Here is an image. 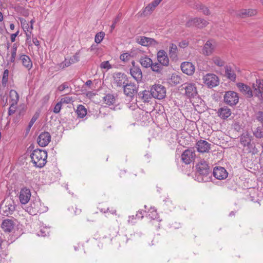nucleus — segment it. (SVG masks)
I'll list each match as a JSON object with an SVG mask.
<instances>
[{
	"label": "nucleus",
	"mask_w": 263,
	"mask_h": 263,
	"mask_svg": "<svg viewBox=\"0 0 263 263\" xmlns=\"http://www.w3.org/2000/svg\"><path fill=\"white\" fill-rule=\"evenodd\" d=\"M197 172L196 180L199 182H208L211 178L210 166L204 160H201L196 165Z\"/></svg>",
	"instance_id": "obj_1"
},
{
	"label": "nucleus",
	"mask_w": 263,
	"mask_h": 263,
	"mask_svg": "<svg viewBox=\"0 0 263 263\" xmlns=\"http://www.w3.org/2000/svg\"><path fill=\"white\" fill-rule=\"evenodd\" d=\"M30 157L34 166L42 168L47 162V152L44 150L36 149L32 152Z\"/></svg>",
	"instance_id": "obj_2"
},
{
	"label": "nucleus",
	"mask_w": 263,
	"mask_h": 263,
	"mask_svg": "<svg viewBox=\"0 0 263 263\" xmlns=\"http://www.w3.org/2000/svg\"><path fill=\"white\" fill-rule=\"evenodd\" d=\"M113 84L117 88H122L129 81L127 76L123 72H115L112 76Z\"/></svg>",
	"instance_id": "obj_3"
},
{
	"label": "nucleus",
	"mask_w": 263,
	"mask_h": 263,
	"mask_svg": "<svg viewBox=\"0 0 263 263\" xmlns=\"http://www.w3.org/2000/svg\"><path fill=\"white\" fill-rule=\"evenodd\" d=\"M138 88V85L128 81L122 88L123 89L124 94L126 97L132 100L134 96L137 94Z\"/></svg>",
	"instance_id": "obj_4"
},
{
	"label": "nucleus",
	"mask_w": 263,
	"mask_h": 263,
	"mask_svg": "<svg viewBox=\"0 0 263 263\" xmlns=\"http://www.w3.org/2000/svg\"><path fill=\"white\" fill-rule=\"evenodd\" d=\"M151 91L152 96L159 100L164 98L166 96V89L165 87L161 84L153 85Z\"/></svg>",
	"instance_id": "obj_5"
},
{
	"label": "nucleus",
	"mask_w": 263,
	"mask_h": 263,
	"mask_svg": "<svg viewBox=\"0 0 263 263\" xmlns=\"http://www.w3.org/2000/svg\"><path fill=\"white\" fill-rule=\"evenodd\" d=\"M181 90H185V95L188 98H195L197 95V90L195 84L185 83L181 85Z\"/></svg>",
	"instance_id": "obj_6"
},
{
	"label": "nucleus",
	"mask_w": 263,
	"mask_h": 263,
	"mask_svg": "<svg viewBox=\"0 0 263 263\" xmlns=\"http://www.w3.org/2000/svg\"><path fill=\"white\" fill-rule=\"evenodd\" d=\"M239 101V96L237 92L233 91L226 92L224 96V102L230 106L235 105Z\"/></svg>",
	"instance_id": "obj_7"
},
{
	"label": "nucleus",
	"mask_w": 263,
	"mask_h": 263,
	"mask_svg": "<svg viewBox=\"0 0 263 263\" xmlns=\"http://www.w3.org/2000/svg\"><path fill=\"white\" fill-rule=\"evenodd\" d=\"M204 83L209 88H213L219 84V79L218 77L213 73H207L203 78Z\"/></svg>",
	"instance_id": "obj_8"
},
{
	"label": "nucleus",
	"mask_w": 263,
	"mask_h": 263,
	"mask_svg": "<svg viewBox=\"0 0 263 263\" xmlns=\"http://www.w3.org/2000/svg\"><path fill=\"white\" fill-rule=\"evenodd\" d=\"M195 151L194 148L185 150L181 155V160L186 164H189L195 159Z\"/></svg>",
	"instance_id": "obj_9"
},
{
	"label": "nucleus",
	"mask_w": 263,
	"mask_h": 263,
	"mask_svg": "<svg viewBox=\"0 0 263 263\" xmlns=\"http://www.w3.org/2000/svg\"><path fill=\"white\" fill-rule=\"evenodd\" d=\"M209 23L205 20L201 18H194L190 20L186 23V26L190 27L192 26H196L200 28L206 27Z\"/></svg>",
	"instance_id": "obj_10"
},
{
	"label": "nucleus",
	"mask_w": 263,
	"mask_h": 263,
	"mask_svg": "<svg viewBox=\"0 0 263 263\" xmlns=\"http://www.w3.org/2000/svg\"><path fill=\"white\" fill-rule=\"evenodd\" d=\"M255 96L257 97L260 100H262L263 92V80L256 79L255 83L252 85Z\"/></svg>",
	"instance_id": "obj_11"
},
{
	"label": "nucleus",
	"mask_w": 263,
	"mask_h": 263,
	"mask_svg": "<svg viewBox=\"0 0 263 263\" xmlns=\"http://www.w3.org/2000/svg\"><path fill=\"white\" fill-rule=\"evenodd\" d=\"M51 141V135L49 133L44 132L39 136L37 141L39 145L42 147L47 146Z\"/></svg>",
	"instance_id": "obj_12"
},
{
	"label": "nucleus",
	"mask_w": 263,
	"mask_h": 263,
	"mask_svg": "<svg viewBox=\"0 0 263 263\" xmlns=\"http://www.w3.org/2000/svg\"><path fill=\"white\" fill-rule=\"evenodd\" d=\"M213 175L217 179L223 180L228 177V173L224 167L217 166L214 168Z\"/></svg>",
	"instance_id": "obj_13"
},
{
	"label": "nucleus",
	"mask_w": 263,
	"mask_h": 263,
	"mask_svg": "<svg viewBox=\"0 0 263 263\" xmlns=\"http://www.w3.org/2000/svg\"><path fill=\"white\" fill-rule=\"evenodd\" d=\"M211 144L205 140H200L196 142V147L198 152L208 153L211 149Z\"/></svg>",
	"instance_id": "obj_14"
},
{
	"label": "nucleus",
	"mask_w": 263,
	"mask_h": 263,
	"mask_svg": "<svg viewBox=\"0 0 263 263\" xmlns=\"http://www.w3.org/2000/svg\"><path fill=\"white\" fill-rule=\"evenodd\" d=\"M134 61H133L132 64H134ZM130 73L138 83L141 81L142 79V73L139 66H136L133 65V66L130 69Z\"/></svg>",
	"instance_id": "obj_15"
},
{
	"label": "nucleus",
	"mask_w": 263,
	"mask_h": 263,
	"mask_svg": "<svg viewBox=\"0 0 263 263\" xmlns=\"http://www.w3.org/2000/svg\"><path fill=\"white\" fill-rule=\"evenodd\" d=\"M31 192L29 189L24 187L21 190L19 195L20 202L23 204L28 203L30 199Z\"/></svg>",
	"instance_id": "obj_16"
},
{
	"label": "nucleus",
	"mask_w": 263,
	"mask_h": 263,
	"mask_svg": "<svg viewBox=\"0 0 263 263\" xmlns=\"http://www.w3.org/2000/svg\"><path fill=\"white\" fill-rule=\"evenodd\" d=\"M15 224L13 219H6L3 221L1 228L5 232L10 233L13 230Z\"/></svg>",
	"instance_id": "obj_17"
},
{
	"label": "nucleus",
	"mask_w": 263,
	"mask_h": 263,
	"mask_svg": "<svg viewBox=\"0 0 263 263\" xmlns=\"http://www.w3.org/2000/svg\"><path fill=\"white\" fill-rule=\"evenodd\" d=\"M257 14V11L254 9H242L236 13V16L241 18H246L255 15Z\"/></svg>",
	"instance_id": "obj_18"
},
{
	"label": "nucleus",
	"mask_w": 263,
	"mask_h": 263,
	"mask_svg": "<svg viewBox=\"0 0 263 263\" xmlns=\"http://www.w3.org/2000/svg\"><path fill=\"white\" fill-rule=\"evenodd\" d=\"M181 69L184 73L189 76L192 75L195 70L194 65L189 62H183L181 65Z\"/></svg>",
	"instance_id": "obj_19"
},
{
	"label": "nucleus",
	"mask_w": 263,
	"mask_h": 263,
	"mask_svg": "<svg viewBox=\"0 0 263 263\" xmlns=\"http://www.w3.org/2000/svg\"><path fill=\"white\" fill-rule=\"evenodd\" d=\"M136 40L137 43L144 46L154 45L157 44V42L154 39L145 36H138Z\"/></svg>",
	"instance_id": "obj_20"
},
{
	"label": "nucleus",
	"mask_w": 263,
	"mask_h": 263,
	"mask_svg": "<svg viewBox=\"0 0 263 263\" xmlns=\"http://www.w3.org/2000/svg\"><path fill=\"white\" fill-rule=\"evenodd\" d=\"M240 91L245 95L247 98H251L253 97V92L250 86L243 83H238L236 84Z\"/></svg>",
	"instance_id": "obj_21"
},
{
	"label": "nucleus",
	"mask_w": 263,
	"mask_h": 263,
	"mask_svg": "<svg viewBox=\"0 0 263 263\" xmlns=\"http://www.w3.org/2000/svg\"><path fill=\"white\" fill-rule=\"evenodd\" d=\"M158 62L163 66H167L169 64V59L166 52L163 50H159L157 53Z\"/></svg>",
	"instance_id": "obj_22"
},
{
	"label": "nucleus",
	"mask_w": 263,
	"mask_h": 263,
	"mask_svg": "<svg viewBox=\"0 0 263 263\" xmlns=\"http://www.w3.org/2000/svg\"><path fill=\"white\" fill-rule=\"evenodd\" d=\"M252 136H251L248 133H243L240 138V143L243 147H250L252 141Z\"/></svg>",
	"instance_id": "obj_23"
},
{
	"label": "nucleus",
	"mask_w": 263,
	"mask_h": 263,
	"mask_svg": "<svg viewBox=\"0 0 263 263\" xmlns=\"http://www.w3.org/2000/svg\"><path fill=\"white\" fill-rule=\"evenodd\" d=\"M19 60L21 61L23 65L28 70H30L32 67V63L28 55L22 54L20 56Z\"/></svg>",
	"instance_id": "obj_24"
},
{
	"label": "nucleus",
	"mask_w": 263,
	"mask_h": 263,
	"mask_svg": "<svg viewBox=\"0 0 263 263\" xmlns=\"http://www.w3.org/2000/svg\"><path fill=\"white\" fill-rule=\"evenodd\" d=\"M217 114L220 118L225 119L231 115V110L228 107L225 106L218 109Z\"/></svg>",
	"instance_id": "obj_25"
},
{
	"label": "nucleus",
	"mask_w": 263,
	"mask_h": 263,
	"mask_svg": "<svg viewBox=\"0 0 263 263\" xmlns=\"http://www.w3.org/2000/svg\"><path fill=\"white\" fill-rule=\"evenodd\" d=\"M215 47V46L212 43V41H208L204 44L203 48V52L206 55H211Z\"/></svg>",
	"instance_id": "obj_26"
},
{
	"label": "nucleus",
	"mask_w": 263,
	"mask_h": 263,
	"mask_svg": "<svg viewBox=\"0 0 263 263\" xmlns=\"http://www.w3.org/2000/svg\"><path fill=\"white\" fill-rule=\"evenodd\" d=\"M9 97L11 106L16 105L19 100V96L17 91L13 89L11 90L9 92Z\"/></svg>",
	"instance_id": "obj_27"
},
{
	"label": "nucleus",
	"mask_w": 263,
	"mask_h": 263,
	"mask_svg": "<svg viewBox=\"0 0 263 263\" xmlns=\"http://www.w3.org/2000/svg\"><path fill=\"white\" fill-rule=\"evenodd\" d=\"M139 62L143 67L148 68L152 65L153 62L151 58L147 55H144L141 56L139 59Z\"/></svg>",
	"instance_id": "obj_28"
},
{
	"label": "nucleus",
	"mask_w": 263,
	"mask_h": 263,
	"mask_svg": "<svg viewBox=\"0 0 263 263\" xmlns=\"http://www.w3.org/2000/svg\"><path fill=\"white\" fill-rule=\"evenodd\" d=\"M225 74L231 81L234 82L236 80V75L231 67L228 66L225 67Z\"/></svg>",
	"instance_id": "obj_29"
},
{
	"label": "nucleus",
	"mask_w": 263,
	"mask_h": 263,
	"mask_svg": "<svg viewBox=\"0 0 263 263\" xmlns=\"http://www.w3.org/2000/svg\"><path fill=\"white\" fill-rule=\"evenodd\" d=\"M138 96L144 102H149L152 97L151 91L149 92L148 90H146L140 92L138 93Z\"/></svg>",
	"instance_id": "obj_30"
},
{
	"label": "nucleus",
	"mask_w": 263,
	"mask_h": 263,
	"mask_svg": "<svg viewBox=\"0 0 263 263\" xmlns=\"http://www.w3.org/2000/svg\"><path fill=\"white\" fill-rule=\"evenodd\" d=\"M158 5L155 3V1L149 4L143 10L142 15L144 16L151 14Z\"/></svg>",
	"instance_id": "obj_31"
},
{
	"label": "nucleus",
	"mask_w": 263,
	"mask_h": 263,
	"mask_svg": "<svg viewBox=\"0 0 263 263\" xmlns=\"http://www.w3.org/2000/svg\"><path fill=\"white\" fill-rule=\"evenodd\" d=\"M105 104L108 106L114 105L116 103V98L114 95L108 93L103 97Z\"/></svg>",
	"instance_id": "obj_32"
},
{
	"label": "nucleus",
	"mask_w": 263,
	"mask_h": 263,
	"mask_svg": "<svg viewBox=\"0 0 263 263\" xmlns=\"http://www.w3.org/2000/svg\"><path fill=\"white\" fill-rule=\"evenodd\" d=\"M78 117L81 118H84L87 114V110L83 105H79L76 110Z\"/></svg>",
	"instance_id": "obj_33"
},
{
	"label": "nucleus",
	"mask_w": 263,
	"mask_h": 263,
	"mask_svg": "<svg viewBox=\"0 0 263 263\" xmlns=\"http://www.w3.org/2000/svg\"><path fill=\"white\" fill-rule=\"evenodd\" d=\"M178 48L176 45L172 43L170 45L169 55L171 58L175 59L177 58Z\"/></svg>",
	"instance_id": "obj_34"
},
{
	"label": "nucleus",
	"mask_w": 263,
	"mask_h": 263,
	"mask_svg": "<svg viewBox=\"0 0 263 263\" xmlns=\"http://www.w3.org/2000/svg\"><path fill=\"white\" fill-rule=\"evenodd\" d=\"M150 67L153 71L157 73H161L163 69V66L159 63H152Z\"/></svg>",
	"instance_id": "obj_35"
},
{
	"label": "nucleus",
	"mask_w": 263,
	"mask_h": 263,
	"mask_svg": "<svg viewBox=\"0 0 263 263\" xmlns=\"http://www.w3.org/2000/svg\"><path fill=\"white\" fill-rule=\"evenodd\" d=\"M145 211H139L136 213L135 216H134V215L129 216V218H128V222H130L131 223H133L134 222L133 221V220L134 219H142L143 218V217H144V213H145Z\"/></svg>",
	"instance_id": "obj_36"
},
{
	"label": "nucleus",
	"mask_w": 263,
	"mask_h": 263,
	"mask_svg": "<svg viewBox=\"0 0 263 263\" xmlns=\"http://www.w3.org/2000/svg\"><path fill=\"white\" fill-rule=\"evenodd\" d=\"M196 7L197 9H198L199 11H201L205 15H209L210 14V11L208 7L203 5L200 3H196Z\"/></svg>",
	"instance_id": "obj_37"
},
{
	"label": "nucleus",
	"mask_w": 263,
	"mask_h": 263,
	"mask_svg": "<svg viewBox=\"0 0 263 263\" xmlns=\"http://www.w3.org/2000/svg\"><path fill=\"white\" fill-rule=\"evenodd\" d=\"M146 216L151 219H156L158 217L157 211L154 208H151L148 210Z\"/></svg>",
	"instance_id": "obj_38"
},
{
	"label": "nucleus",
	"mask_w": 263,
	"mask_h": 263,
	"mask_svg": "<svg viewBox=\"0 0 263 263\" xmlns=\"http://www.w3.org/2000/svg\"><path fill=\"white\" fill-rule=\"evenodd\" d=\"M212 61L215 65L219 67H222L224 65V62L218 57L215 56L213 57Z\"/></svg>",
	"instance_id": "obj_39"
},
{
	"label": "nucleus",
	"mask_w": 263,
	"mask_h": 263,
	"mask_svg": "<svg viewBox=\"0 0 263 263\" xmlns=\"http://www.w3.org/2000/svg\"><path fill=\"white\" fill-rule=\"evenodd\" d=\"M105 33L103 32H100L96 34L95 37V41L96 43H100L103 39Z\"/></svg>",
	"instance_id": "obj_40"
},
{
	"label": "nucleus",
	"mask_w": 263,
	"mask_h": 263,
	"mask_svg": "<svg viewBox=\"0 0 263 263\" xmlns=\"http://www.w3.org/2000/svg\"><path fill=\"white\" fill-rule=\"evenodd\" d=\"M253 135L257 138H261L263 137V130L260 127H258L253 132Z\"/></svg>",
	"instance_id": "obj_41"
},
{
	"label": "nucleus",
	"mask_w": 263,
	"mask_h": 263,
	"mask_svg": "<svg viewBox=\"0 0 263 263\" xmlns=\"http://www.w3.org/2000/svg\"><path fill=\"white\" fill-rule=\"evenodd\" d=\"M62 104H68L73 102V98L72 97H64L61 99L60 101Z\"/></svg>",
	"instance_id": "obj_42"
},
{
	"label": "nucleus",
	"mask_w": 263,
	"mask_h": 263,
	"mask_svg": "<svg viewBox=\"0 0 263 263\" xmlns=\"http://www.w3.org/2000/svg\"><path fill=\"white\" fill-rule=\"evenodd\" d=\"M171 83L174 85H177L180 83L181 78L177 75L173 74L171 79Z\"/></svg>",
	"instance_id": "obj_43"
},
{
	"label": "nucleus",
	"mask_w": 263,
	"mask_h": 263,
	"mask_svg": "<svg viewBox=\"0 0 263 263\" xmlns=\"http://www.w3.org/2000/svg\"><path fill=\"white\" fill-rule=\"evenodd\" d=\"M256 120L261 124L263 127V111H259L256 114Z\"/></svg>",
	"instance_id": "obj_44"
},
{
	"label": "nucleus",
	"mask_w": 263,
	"mask_h": 263,
	"mask_svg": "<svg viewBox=\"0 0 263 263\" xmlns=\"http://www.w3.org/2000/svg\"><path fill=\"white\" fill-rule=\"evenodd\" d=\"M69 83L66 82L62 83L61 85H59L58 87V90L62 92L64 91L65 89H68L69 88Z\"/></svg>",
	"instance_id": "obj_45"
},
{
	"label": "nucleus",
	"mask_w": 263,
	"mask_h": 263,
	"mask_svg": "<svg viewBox=\"0 0 263 263\" xmlns=\"http://www.w3.org/2000/svg\"><path fill=\"white\" fill-rule=\"evenodd\" d=\"M38 115L35 114L32 118H31V120L30 121L28 127H27V130H29L31 127L32 126L34 122L36 121L37 119L38 118Z\"/></svg>",
	"instance_id": "obj_46"
},
{
	"label": "nucleus",
	"mask_w": 263,
	"mask_h": 263,
	"mask_svg": "<svg viewBox=\"0 0 263 263\" xmlns=\"http://www.w3.org/2000/svg\"><path fill=\"white\" fill-rule=\"evenodd\" d=\"M73 63V62L71 60V58L69 60L65 59V61L61 64V67L63 68L68 67Z\"/></svg>",
	"instance_id": "obj_47"
},
{
	"label": "nucleus",
	"mask_w": 263,
	"mask_h": 263,
	"mask_svg": "<svg viewBox=\"0 0 263 263\" xmlns=\"http://www.w3.org/2000/svg\"><path fill=\"white\" fill-rule=\"evenodd\" d=\"M100 67L101 68H103V69H109L111 68V66L110 64H109V61H104L101 63Z\"/></svg>",
	"instance_id": "obj_48"
},
{
	"label": "nucleus",
	"mask_w": 263,
	"mask_h": 263,
	"mask_svg": "<svg viewBox=\"0 0 263 263\" xmlns=\"http://www.w3.org/2000/svg\"><path fill=\"white\" fill-rule=\"evenodd\" d=\"M79 53L80 50L77 51L74 55L72 56V57L71 58V61L73 62V63H75L76 62H78L80 61V56H79Z\"/></svg>",
	"instance_id": "obj_49"
},
{
	"label": "nucleus",
	"mask_w": 263,
	"mask_h": 263,
	"mask_svg": "<svg viewBox=\"0 0 263 263\" xmlns=\"http://www.w3.org/2000/svg\"><path fill=\"white\" fill-rule=\"evenodd\" d=\"M129 58H130V54L128 53H123L120 57V60L124 62L127 61Z\"/></svg>",
	"instance_id": "obj_50"
},
{
	"label": "nucleus",
	"mask_w": 263,
	"mask_h": 263,
	"mask_svg": "<svg viewBox=\"0 0 263 263\" xmlns=\"http://www.w3.org/2000/svg\"><path fill=\"white\" fill-rule=\"evenodd\" d=\"M61 107H62V103L60 102H59L55 105L54 109H53V112L55 114H58L60 111V110L61 109Z\"/></svg>",
	"instance_id": "obj_51"
},
{
	"label": "nucleus",
	"mask_w": 263,
	"mask_h": 263,
	"mask_svg": "<svg viewBox=\"0 0 263 263\" xmlns=\"http://www.w3.org/2000/svg\"><path fill=\"white\" fill-rule=\"evenodd\" d=\"M8 76L9 70L8 69H5L3 73V76L2 79L3 83L7 82L8 81Z\"/></svg>",
	"instance_id": "obj_52"
},
{
	"label": "nucleus",
	"mask_w": 263,
	"mask_h": 263,
	"mask_svg": "<svg viewBox=\"0 0 263 263\" xmlns=\"http://www.w3.org/2000/svg\"><path fill=\"white\" fill-rule=\"evenodd\" d=\"M189 45V42L187 40H183L181 41L179 44V46L180 48H184L186 47Z\"/></svg>",
	"instance_id": "obj_53"
},
{
	"label": "nucleus",
	"mask_w": 263,
	"mask_h": 263,
	"mask_svg": "<svg viewBox=\"0 0 263 263\" xmlns=\"http://www.w3.org/2000/svg\"><path fill=\"white\" fill-rule=\"evenodd\" d=\"M15 106H11V104H10V106L8 110V115L11 116L12 115L14 114V112H15Z\"/></svg>",
	"instance_id": "obj_54"
},
{
	"label": "nucleus",
	"mask_w": 263,
	"mask_h": 263,
	"mask_svg": "<svg viewBox=\"0 0 263 263\" xmlns=\"http://www.w3.org/2000/svg\"><path fill=\"white\" fill-rule=\"evenodd\" d=\"M17 49V45L16 43L13 44L12 47V52L11 55H16V51Z\"/></svg>",
	"instance_id": "obj_55"
},
{
	"label": "nucleus",
	"mask_w": 263,
	"mask_h": 263,
	"mask_svg": "<svg viewBox=\"0 0 263 263\" xmlns=\"http://www.w3.org/2000/svg\"><path fill=\"white\" fill-rule=\"evenodd\" d=\"M71 209L74 211L76 215H79L81 212V209L76 205L75 206L74 208L73 206H72Z\"/></svg>",
	"instance_id": "obj_56"
},
{
	"label": "nucleus",
	"mask_w": 263,
	"mask_h": 263,
	"mask_svg": "<svg viewBox=\"0 0 263 263\" xmlns=\"http://www.w3.org/2000/svg\"><path fill=\"white\" fill-rule=\"evenodd\" d=\"M19 30H18L15 33H13L11 35V41L14 42L15 41L16 37L18 35Z\"/></svg>",
	"instance_id": "obj_57"
},
{
	"label": "nucleus",
	"mask_w": 263,
	"mask_h": 263,
	"mask_svg": "<svg viewBox=\"0 0 263 263\" xmlns=\"http://www.w3.org/2000/svg\"><path fill=\"white\" fill-rule=\"evenodd\" d=\"M121 16H122L121 13L118 14V15L114 20L113 22H114L115 23H116V24L118 23L120 21V20L121 18Z\"/></svg>",
	"instance_id": "obj_58"
},
{
	"label": "nucleus",
	"mask_w": 263,
	"mask_h": 263,
	"mask_svg": "<svg viewBox=\"0 0 263 263\" xmlns=\"http://www.w3.org/2000/svg\"><path fill=\"white\" fill-rule=\"evenodd\" d=\"M33 43L36 46H40V42L36 37H33L32 39Z\"/></svg>",
	"instance_id": "obj_59"
},
{
	"label": "nucleus",
	"mask_w": 263,
	"mask_h": 263,
	"mask_svg": "<svg viewBox=\"0 0 263 263\" xmlns=\"http://www.w3.org/2000/svg\"><path fill=\"white\" fill-rule=\"evenodd\" d=\"M126 174V171L125 170H121L119 173V176L120 178H122L125 176Z\"/></svg>",
	"instance_id": "obj_60"
},
{
	"label": "nucleus",
	"mask_w": 263,
	"mask_h": 263,
	"mask_svg": "<svg viewBox=\"0 0 263 263\" xmlns=\"http://www.w3.org/2000/svg\"><path fill=\"white\" fill-rule=\"evenodd\" d=\"M15 58H16L15 55H11V58H10V59L9 60V61L11 63H14L15 62Z\"/></svg>",
	"instance_id": "obj_61"
},
{
	"label": "nucleus",
	"mask_w": 263,
	"mask_h": 263,
	"mask_svg": "<svg viewBox=\"0 0 263 263\" xmlns=\"http://www.w3.org/2000/svg\"><path fill=\"white\" fill-rule=\"evenodd\" d=\"M92 84V81L91 80H87L85 83V85L87 86H90Z\"/></svg>",
	"instance_id": "obj_62"
},
{
	"label": "nucleus",
	"mask_w": 263,
	"mask_h": 263,
	"mask_svg": "<svg viewBox=\"0 0 263 263\" xmlns=\"http://www.w3.org/2000/svg\"><path fill=\"white\" fill-rule=\"evenodd\" d=\"M34 21L32 20L30 21V30H32L33 29V24L34 23Z\"/></svg>",
	"instance_id": "obj_63"
},
{
	"label": "nucleus",
	"mask_w": 263,
	"mask_h": 263,
	"mask_svg": "<svg viewBox=\"0 0 263 263\" xmlns=\"http://www.w3.org/2000/svg\"><path fill=\"white\" fill-rule=\"evenodd\" d=\"M26 36H27L26 41H27V42H28V41L29 40H30V39H31V36H30V35L29 34H28L27 33H26Z\"/></svg>",
	"instance_id": "obj_64"
}]
</instances>
